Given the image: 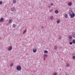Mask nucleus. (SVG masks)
Listing matches in <instances>:
<instances>
[{
  "mask_svg": "<svg viewBox=\"0 0 75 75\" xmlns=\"http://www.w3.org/2000/svg\"><path fill=\"white\" fill-rule=\"evenodd\" d=\"M66 75H67V74H66Z\"/></svg>",
  "mask_w": 75,
  "mask_h": 75,
  "instance_id": "nucleus-35",
  "label": "nucleus"
},
{
  "mask_svg": "<svg viewBox=\"0 0 75 75\" xmlns=\"http://www.w3.org/2000/svg\"><path fill=\"white\" fill-rule=\"evenodd\" d=\"M43 58V60L45 61V59L47 58V55H45V54H44Z\"/></svg>",
  "mask_w": 75,
  "mask_h": 75,
  "instance_id": "nucleus-4",
  "label": "nucleus"
},
{
  "mask_svg": "<svg viewBox=\"0 0 75 75\" xmlns=\"http://www.w3.org/2000/svg\"><path fill=\"white\" fill-rule=\"evenodd\" d=\"M3 21H4V18H1L0 20V22H3Z\"/></svg>",
  "mask_w": 75,
  "mask_h": 75,
  "instance_id": "nucleus-7",
  "label": "nucleus"
},
{
  "mask_svg": "<svg viewBox=\"0 0 75 75\" xmlns=\"http://www.w3.org/2000/svg\"><path fill=\"white\" fill-rule=\"evenodd\" d=\"M50 19L51 20H52L54 19V18L53 17V16H51V17L50 18Z\"/></svg>",
  "mask_w": 75,
  "mask_h": 75,
  "instance_id": "nucleus-13",
  "label": "nucleus"
},
{
  "mask_svg": "<svg viewBox=\"0 0 75 75\" xmlns=\"http://www.w3.org/2000/svg\"><path fill=\"white\" fill-rule=\"evenodd\" d=\"M72 2H69L68 3V5L69 6H72Z\"/></svg>",
  "mask_w": 75,
  "mask_h": 75,
  "instance_id": "nucleus-9",
  "label": "nucleus"
},
{
  "mask_svg": "<svg viewBox=\"0 0 75 75\" xmlns=\"http://www.w3.org/2000/svg\"><path fill=\"white\" fill-rule=\"evenodd\" d=\"M13 3H14L15 4H16V0H13Z\"/></svg>",
  "mask_w": 75,
  "mask_h": 75,
  "instance_id": "nucleus-16",
  "label": "nucleus"
},
{
  "mask_svg": "<svg viewBox=\"0 0 75 75\" xmlns=\"http://www.w3.org/2000/svg\"><path fill=\"white\" fill-rule=\"evenodd\" d=\"M33 52H37V49L36 47H34L33 50Z\"/></svg>",
  "mask_w": 75,
  "mask_h": 75,
  "instance_id": "nucleus-5",
  "label": "nucleus"
},
{
  "mask_svg": "<svg viewBox=\"0 0 75 75\" xmlns=\"http://www.w3.org/2000/svg\"><path fill=\"white\" fill-rule=\"evenodd\" d=\"M65 18H68V15L67 14L65 15Z\"/></svg>",
  "mask_w": 75,
  "mask_h": 75,
  "instance_id": "nucleus-18",
  "label": "nucleus"
},
{
  "mask_svg": "<svg viewBox=\"0 0 75 75\" xmlns=\"http://www.w3.org/2000/svg\"><path fill=\"white\" fill-rule=\"evenodd\" d=\"M44 52L45 54H47V53H48V51H47V50H45Z\"/></svg>",
  "mask_w": 75,
  "mask_h": 75,
  "instance_id": "nucleus-15",
  "label": "nucleus"
},
{
  "mask_svg": "<svg viewBox=\"0 0 75 75\" xmlns=\"http://www.w3.org/2000/svg\"><path fill=\"white\" fill-rule=\"evenodd\" d=\"M12 22V20L11 19L9 21V23H11Z\"/></svg>",
  "mask_w": 75,
  "mask_h": 75,
  "instance_id": "nucleus-19",
  "label": "nucleus"
},
{
  "mask_svg": "<svg viewBox=\"0 0 75 75\" xmlns=\"http://www.w3.org/2000/svg\"><path fill=\"white\" fill-rule=\"evenodd\" d=\"M69 15L73 13V12H72V9H71V8H70L69 10Z\"/></svg>",
  "mask_w": 75,
  "mask_h": 75,
  "instance_id": "nucleus-3",
  "label": "nucleus"
},
{
  "mask_svg": "<svg viewBox=\"0 0 75 75\" xmlns=\"http://www.w3.org/2000/svg\"><path fill=\"white\" fill-rule=\"evenodd\" d=\"M59 48H60V49H62V47H61V46H60L59 47Z\"/></svg>",
  "mask_w": 75,
  "mask_h": 75,
  "instance_id": "nucleus-31",
  "label": "nucleus"
},
{
  "mask_svg": "<svg viewBox=\"0 0 75 75\" xmlns=\"http://www.w3.org/2000/svg\"><path fill=\"white\" fill-rule=\"evenodd\" d=\"M72 37H73V38H75V33H72Z\"/></svg>",
  "mask_w": 75,
  "mask_h": 75,
  "instance_id": "nucleus-10",
  "label": "nucleus"
},
{
  "mask_svg": "<svg viewBox=\"0 0 75 75\" xmlns=\"http://www.w3.org/2000/svg\"><path fill=\"white\" fill-rule=\"evenodd\" d=\"M69 39H72V37L71 36H69Z\"/></svg>",
  "mask_w": 75,
  "mask_h": 75,
  "instance_id": "nucleus-12",
  "label": "nucleus"
},
{
  "mask_svg": "<svg viewBox=\"0 0 75 75\" xmlns=\"http://www.w3.org/2000/svg\"><path fill=\"white\" fill-rule=\"evenodd\" d=\"M15 9H16V8H15V7H12L11 8V11H14V10H15Z\"/></svg>",
  "mask_w": 75,
  "mask_h": 75,
  "instance_id": "nucleus-6",
  "label": "nucleus"
},
{
  "mask_svg": "<svg viewBox=\"0 0 75 75\" xmlns=\"http://www.w3.org/2000/svg\"><path fill=\"white\" fill-rule=\"evenodd\" d=\"M72 42L73 43V44H75V40L74 39L73 40Z\"/></svg>",
  "mask_w": 75,
  "mask_h": 75,
  "instance_id": "nucleus-17",
  "label": "nucleus"
},
{
  "mask_svg": "<svg viewBox=\"0 0 75 75\" xmlns=\"http://www.w3.org/2000/svg\"><path fill=\"white\" fill-rule=\"evenodd\" d=\"M16 25H15V24H13V28L15 27H16Z\"/></svg>",
  "mask_w": 75,
  "mask_h": 75,
  "instance_id": "nucleus-22",
  "label": "nucleus"
},
{
  "mask_svg": "<svg viewBox=\"0 0 75 75\" xmlns=\"http://www.w3.org/2000/svg\"><path fill=\"white\" fill-rule=\"evenodd\" d=\"M66 65L67 67H69V64L68 63H67Z\"/></svg>",
  "mask_w": 75,
  "mask_h": 75,
  "instance_id": "nucleus-14",
  "label": "nucleus"
},
{
  "mask_svg": "<svg viewBox=\"0 0 75 75\" xmlns=\"http://www.w3.org/2000/svg\"><path fill=\"white\" fill-rule=\"evenodd\" d=\"M57 23H59V22H60V21H57Z\"/></svg>",
  "mask_w": 75,
  "mask_h": 75,
  "instance_id": "nucleus-28",
  "label": "nucleus"
},
{
  "mask_svg": "<svg viewBox=\"0 0 75 75\" xmlns=\"http://www.w3.org/2000/svg\"><path fill=\"white\" fill-rule=\"evenodd\" d=\"M72 58H73V59H75V56H73Z\"/></svg>",
  "mask_w": 75,
  "mask_h": 75,
  "instance_id": "nucleus-25",
  "label": "nucleus"
},
{
  "mask_svg": "<svg viewBox=\"0 0 75 75\" xmlns=\"http://www.w3.org/2000/svg\"><path fill=\"white\" fill-rule=\"evenodd\" d=\"M61 36H60L59 37V39H61Z\"/></svg>",
  "mask_w": 75,
  "mask_h": 75,
  "instance_id": "nucleus-33",
  "label": "nucleus"
},
{
  "mask_svg": "<svg viewBox=\"0 0 75 75\" xmlns=\"http://www.w3.org/2000/svg\"><path fill=\"white\" fill-rule=\"evenodd\" d=\"M11 67H13V63H12L11 64H10Z\"/></svg>",
  "mask_w": 75,
  "mask_h": 75,
  "instance_id": "nucleus-20",
  "label": "nucleus"
},
{
  "mask_svg": "<svg viewBox=\"0 0 75 75\" xmlns=\"http://www.w3.org/2000/svg\"><path fill=\"white\" fill-rule=\"evenodd\" d=\"M72 43H73V42H70L69 44H70V45H72Z\"/></svg>",
  "mask_w": 75,
  "mask_h": 75,
  "instance_id": "nucleus-23",
  "label": "nucleus"
},
{
  "mask_svg": "<svg viewBox=\"0 0 75 75\" xmlns=\"http://www.w3.org/2000/svg\"><path fill=\"white\" fill-rule=\"evenodd\" d=\"M57 75V73L56 72H54L53 74V75Z\"/></svg>",
  "mask_w": 75,
  "mask_h": 75,
  "instance_id": "nucleus-21",
  "label": "nucleus"
},
{
  "mask_svg": "<svg viewBox=\"0 0 75 75\" xmlns=\"http://www.w3.org/2000/svg\"><path fill=\"white\" fill-rule=\"evenodd\" d=\"M51 5H52V6H53V5H54V4H53V3H51Z\"/></svg>",
  "mask_w": 75,
  "mask_h": 75,
  "instance_id": "nucleus-30",
  "label": "nucleus"
},
{
  "mask_svg": "<svg viewBox=\"0 0 75 75\" xmlns=\"http://www.w3.org/2000/svg\"><path fill=\"white\" fill-rule=\"evenodd\" d=\"M55 13L56 14H58L59 13V11L58 10H56L55 11Z\"/></svg>",
  "mask_w": 75,
  "mask_h": 75,
  "instance_id": "nucleus-11",
  "label": "nucleus"
},
{
  "mask_svg": "<svg viewBox=\"0 0 75 75\" xmlns=\"http://www.w3.org/2000/svg\"><path fill=\"white\" fill-rule=\"evenodd\" d=\"M44 27H42V28H43Z\"/></svg>",
  "mask_w": 75,
  "mask_h": 75,
  "instance_id": "nucleus-34",
  "label": "nucleus"
},
{
  "mask_svg": "<svg viewBox=\"0 0 75 75\" xmlns=\"http://www.w3.org/2000/svg\"><path fill=\"white\" fill-rule=\"evenodd\" d=\"M25 32H26V30H25L24 31L23 34H24Z\"/></svg>",
  "mask_w": 75,
  "mask_h": 75,
  "instance_id": "nucleus-27",
  "label": "nucleus"
},
{
  "mask_svg": "<svg viewBox=\"0 0 75 75\" xmlns=\"http://www.w3.org/2000/svg\"><path fill=\"white\" fill-rule=\"evenodd\" d=\"M8 25V23L6 24V25Z\"/></svg>",
  "mask_w": 75,
  "mask_h": 75,
  "instance_id": "nucleus-29",
  "label": "nucleus"
},
{
  "mask_svg": "<svg viewBox=\"0 0 75 75\" xmlns=\"http://www.w3.org/2000/svg\"><path fill=\"white\" fill-rule=\"evenodd\" d=\"M67 75H69V74H68Z\"/></svg>",
  "mask_w": 75,
  "mask_h": 75,
  "instance_id": "nucleus-36",
  "label": "nucleus"
},
{
  "mask_svg": "<svg viewBox=\"0 0 75 75\" xmlns=\"http://www.w3.org/2000/svg\"><path fill=\"white\" fill-rule=\"evenodd\" d=\"M69 15L70 16V18H74V17H75V14L74 13H71V14H70Z\"/></svg>",
  "mask_w": 75,
  "mask_h": 75,
  "instance_id": "nucleus-2",
  "label": "nucleus"
},
{
  "mask_svg": "<svg viewBox=\"0 0 75 75\" xmlns=\"http://www.w3.org/2000/svg\"><path fill=\"white\" fill-rule=\"evenodd\" d=\"M57 47L56 46H55V47L54 48V49L56 50H57Z\"/></svg>",
  "mask_w": 75,
  "mask_h": 75,
  "instance_id": "nucleus-24",
  "label": "nucleus"
},
{
  "mask_svg": "<svg viewBox=\"0 0 75 75\" xmlns=\"http://www.w3.org/2000/svg\"><path fill=\"white\" fill-rule=\"evenodd\" d=\"M12 50V46H10L8 48V51H11Z\"/></svg>",
  "mask_w": 75,
  "mask_h": 75,
  "instance_id": "nucleus-8",
  "label": "nucleus"
},
{
  "mask_svg": "<svg viewBox=\"0 0 75 75\" xmlns=\"http://www.w3.org/2000/svg\"><path fill=\"white\" fill-rule=\"evenodd\" d=\"M21 69V67L20 65H18L16 67V70L17 71H20Z\"/></svg>",
  "mask_w": 75,
  "mask_h": 75,
  "instance_id": "nucleus-1",
  "label": "nucleus"
},
{
  "mask_svg": "<svg viewBox=\"0 0 75 75\" xmlns=\"http://www.w3.org/2000/svg\"><path fill=\"white\" fill-rule=\"evenodd\" d=\"M52 10H53L52 9H51V11H50V12L52 13Z\"/></svg>",
  "mask_w": 75,
  "mask_h": 75,
  "instance_id": "nucleus-32",
  "label": "nucleus"
},
{
  "mask_svg": "<svg viewBox=\"0 0 75 75\" xmlns=\"http://www.w3.org/2000/svg\"><path fill=\"white\" fill-rule=\"evenodd\" d=\"M3 3V2H2V1H0V4H2Z\"/></svg>",
  "mask_w": 75,
  "mask_h": 75,
  "instance_id": "nucleus-26",
  "label": "nucleus"
}]
</instances>
